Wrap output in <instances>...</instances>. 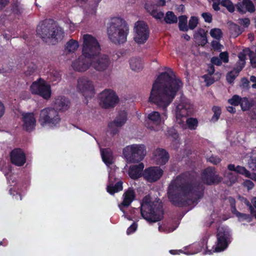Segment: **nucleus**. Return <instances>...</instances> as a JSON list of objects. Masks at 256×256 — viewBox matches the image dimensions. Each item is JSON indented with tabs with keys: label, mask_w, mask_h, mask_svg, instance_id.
<instances>
[{
	"label": "nucleus",
	"mask_w": 256,
	"mask_h": 256,
	"mask_svg": "<svg viewBox=\"0 0 256 256\" xmlns=\"http://www.w3.org/2000/svg\"><path fill=\"white\" fill-rule=\"evenodd\" d=\"M108 37L115 44H122L127 40L129 33V27L124 19L116 17L112 19L107 29Z\"/></svg>",
	"instance_id": "39448f33"
},
{
	"label": "nucleus",
	"mask_w": 256,
	"mask_h": 256,
	"mask_svg": "<svg viewBox=\"0 0 256 256\" xmlns=\"http://www.w3.org/2000/svg\"><path fill=\"white\" fill-rule=\"evenodd\" d=\"M127 116V112L125 110L120 112L114 120L108 123V127L110 128H112L114 126L121 127L126 122Z\"/></svg>",
	"instance_id": "393cba45"
},
{
	"label": "nucleus",
	"mask_w": 256,
	"mask_h": 256,
	"mask_svg": "<svg viewBox=\"0 0 256 256\" xmlns=\"http://www.w3.org/2000/svg\"><path fill=\"white\" fill-rule=\"evenodd\" d=\"M207 72L210 76L213 74L215 72L214 66L212 64H208Z\"/></svg>",
	"instance_id": "052dcab7"
},
{
	"label": "nucleus",
	"mask_w": 256,
	"mask_h": 256,
	"mask_svg": "<svg viewBox=\"0 0 256 256\" xmlns=\"http://www.w3.org/2000/svg\"><path fill=\"white\" fill-rule=\"evenodd\" d=\"M164 20L166 24H172L176 23L178 21V18L172 12L168 11L166 14Z\"/></svg>",
	"instance_id": "72a5a7b5"
},
{
	"label": "nucleus",
	"mask_w": 256,
	"mask_h": 256,
	"mask_svg": "<svg viewBox=\"0 0 256 256\" xmlns=\"http://www.w3.org/2000/svg\"><path fill=\"white\" fill-rule=\"evenodd\" d=\"M207 161L214 165H217L222 161V160L218 156L212 155L210 157L207 158Z\"/></svg>",
	"instance_id": "a18cd8bd"
},
{
	"label": "nucleus",
	"mask_w": 256,
	"mask_h": 256,
	"mask_svg": "<svg viewBox=\"0 0 256 256\" xmlns=\"http://www.w3.org/2000/svg\"><path fill=\"white\" fill-rule=\"evenodd\" d=\"M201 179L204 184L208 186L218 184L222 180V178L217 173L216 168L212 166L207 167L202 170Z\"/></svg>",
	"instance_id": "ddd939ff"
},
{
	"label": "nucleus",
	"mask_w": 256,
	"mask_h": 256,
	"mask_svg": "<svg viewBox=\"0 0 256 256\" xmlns=\"http://www.w3.org/2000/svg\"><path fill=\"white\" fill-rule=\"evenodd\" d=\"M36 32L42 38H52L56 40L62 39L64 33L62 28L58 26L52 19L42 21L41 25L37 27Z\"/></svg>",
	"instance_id": "423d86ee"
},
{
	"label": "nucleus",
	"mask_w": 256,
	"mask_h": 256,
	"mask_svg": "<svg viewBox=\"0 0 256 256\" xmlns=\"http://www.w3.org/2000/svg\"><path fill=\"white\" fill-rule=\"evenodd\" d=\"M36 65L34 63H31L28 66L27 70L25 72V74L26 76H31L36 72Z\"/></svg>",
	"instance_id": "37998d69"
},
{
	"label": "nucleus",
	"mask_w": 256,
	"mask_h": 256,
	"mask_svg": "<svg viewBox=\"0 0 256 256\" xmlns=\"http://www.w3.org/2000/svg\"><path fill=\"white\" fill-rule=\"evenodd\" d=\"M100 104L102 108H114L119 101L116 92L110 89H105L99 96Z\"/></svg>",
	"instance_id": "9b49d317"
},
{
	"label": "nucleus",
	"mask_w": 256,
	"mask_h": 256,
	"mask_svg": "<svg viewBox=\"0 0 256 256\" xmlns=\"http://www.w3.org/2000/svg\"><path fill=\"white\" fill-rule=\"evenodd\" d=\"M138 224L136 222H134L130 225L127 229L126 233L128 234H131L134 232L137 228Z\"/></svg>",
	"instance_id": "864d4df0"
},
{
	"label": "nucleus",
	"mask_w": 256,
	"mask_h": 256,
	"mask_svg": "<svg viewBox=\"0 0 256 256\" xmlns=\"http://www.w3.org/2000/svg\"><path fill=\"white\" fill-rule=\"evenodd\" d=\"M38 120L42 126L54 128L59 127L61 118L57 110L48 107L40 111Z\"/></svg>",
	"instance_id": "0eeeda50"
},
{
	"label": "nucleus",
	"mask_w": 256,
	"mask_h": 256,
	"mask_svg": "<svg viewBox=\"0 0 256 256\" xmlns=\"http://www.w3.org/2000/svg\"><path fill=\"white\" fill-rule=\"evenodd\" d=\"M182 82L166 72H161L154 82L149 102L166 110L182 86Z\"/></svg>",
	"instance_id": "f03ea898"
},
{
	"label": "nucleus",
	"mask_w": 256,
	"mask_h": 256,
	"mask_svg": "<svg viewBox=\"0 0 256 256\" xmlns=\"http://www.w3.org/2000/svg\"><path fill=\"white\" fill-rule=\"evenodd\" d=\"M148 118L150 120L155 124H158L160 122V116L158 112H152L148 114Z\"/></svg>",
	"instance_id": "f704fd0d"
},
{
	"label": "nucleus",
	"mask_w": 256,
	"mask_h": 256,
	"mask_svg": "<svg viewBox=\"0 0 256 256\" xmlns=\"http://www.w3.org/2000/svg\"><path fill=\"white\" fill-rule=\"evenodd\" d=\"M198 24V18L197 17L193 16L190 18L188 22V28L194 30Z\"/></svg>",
	"instance_id": "c03bdc74"
},
{
	"label": "nucleus",
	"mask_w": 256,
	"mask_h": 256,
	"mask_svg": "<svg viewBox=\"0 0 256 256\" xmlns=\"http://www.w3.org/2000/svg\"><path fill=\"white\" fill-rule=\"evenodd\" d=\"M197 34L201 37L206 36V32L203 28H200L198 30Z\"/></svg>",
	"instance_id": "338daca9"
},
{
	"label": "nucleus",
	"mask_w": 256,
	"mask_h": 256,
	"mask_svg": "<svg viewBox=\"0 0 256 256\" xmlns=\"http://www.w3.org/2000/svg\"><path fill=\"white\" fill-rule=\"evenodd\" d=\"M219 56L222 62V61L224 63H227L228 62L229 56L227 52H220V54Z\"/></svg>",
	"instance_id": "3c124183"
},
{
	"label": "nucleus",
	"mask_w": 256,
	"mask_h": 256,
	"mask_svg": "<svg viewBox=\"0 0 256 256\" xmlns=\"http://www.w3.org/2000/svg\"><path fill=\"white\" fill-rule=\"evenodd\" d=\"M236 173L242 174L246 178L250 177V172L246 168L240 166H237Z\"/></svg>",
	"instance_id": "ea45409f"
},
{
	"label": "nucleus",
	"mask_w": 256,
	"mask_h": 256,
	"mask_svg": "<svg viewBox=\"0 0 256 256\" xmlns=\"http://www.w3.org/2000/svg\"><path fill=\"white\" fill-rule=\"evenodd\" d=\"M77 88L86 98H92L95 94L92 82L86 77H82L78 79Z\"/></svg>",
	"instance_id": "2eb2a0df"
},
{
	"label": "nucleus",
	"mask_w": 256,
	"mask_h": 256,
	"mask_svg": "<svg viewBox=\"0 0 256 256\" xmlns=\"http://www.w3.org/2000/svg\"><path fill=\"white\" fill-rule=\"evenodd\" d=\"M212 110L214 113L212 119L215 121H216L220 118L222 111L220 107L218 106H214L212 108Z\"/></svg>",
	"instance_id": "79ce46f5"
},
{
	"label": "nucleus",
	"mask_w": 256,
	"mask_h": 256,
	"mask_svg": "<svg viewBox=\"0 0 256 256\" xmlns=\"http://www.w3.org/2000/svg\"><path fill=\"white\" fill-rule=\"evenodd\" d=\"M246 64V62L238 61L236 63V66L233 68V70L239 73L242 70Z\"/></svg>",
	"instance_id": "49530a36"
},
{
	"label": "nucleus",
	"mask_w": 256,
	"mask_h": 256,
	"mask_svg": "<svg viewBox=\"0 0 256 256\" xmlns=\"http://www.w3.org/2000/svg\"><path fill=\"white\" fill-rule=\"evenodd\" d=\"M70 106V101L68 98L64 96H58L55 98L54 107L57 110L64 112L68 109Z\"/></svg>",
	"instance_id": "b1692460"
},
{
	"label": "nucleus",
	"mask_w": 256,
	"mask_h": 256,
	"mask_svg": "<svg viewBox=\"0 0 256 256\" xmlns=\"http://www.w3.org/2000/svg\"><path fill=\"white\" fill-rule=\"evenodd\" d=\"M240 24L244 28H248L250 24V20L248 18H242L240 19Z\"/></svg>",
	"instance_id": "13d9d810"
},
{
	"label": "nucleus",
	"mask_w": 256,
	"mask_h": 256,
	"mask_svg": "<svg viewBox=\"0 0 256 256\" xmlns=\"http://www.w3.org/2000/svg\"><path fill=\"white\" fill-rule=\"evenodd\" d=\"M9 4V6L4 10L5 12L9 16L20 19L24 11V4L20 0H12Z\"/></svg>",
	"instance_id": "a211bd4d"
},
{
	"label": "nucleus",
	"mask_w": 256,
	"mask_h": 256,
	"mask_svg": "<svg viewBox=\"0 0 256 256\" xmlns=\"http://www.w3.org/2000/svg\"><path fill=\"white\" fill-rule=\"evenodd\" d=\"M175 104L176 105V122L179 124H181L184 122L182 118L188 116L189 113L191 112L192 105L188 100L184 98H181L180 102L178 104L176 102Z\"/></svg>",
	"instance_id": "f8f14e48"
},
{
	"label": "nucleus",
	"mask_w": 256,
	"mask_h": 256,
	"mask_svg": "<svg viewBox=\"0 0 256 256\" xmlns=\"http://www.w3.org/2000/svg\"><path fill=\"white\" fill-rule=\"evenodd\" d=\"M134 29V41L138 44H144L150 36V30L147 24L143 21H138L135 24Z\"/></svg>",
	"instance_id": "4468645a"
},
{
	"label": "nucleus",
	"mask_w": 256,
	"mask_h": 256,
	"mask_svg": "<svg viewBox=\"0 0 256 256\" xmlns=\"http://www.w3.org/2000/svg\"><path fill=\"white\" fill-rule=\"evenodd\" d=\"M204 189L200 180H196L189 172H185L171 182L168 188V197L174 206H186L202 198Z\"/></svg>",
	"instance_id": "f257e3e1"
},
{
	"label": "nucleus",
	"mask_w": 256,
	"mask_h": 256,
	"mask_svg": "<svg viewBox=\"0 0 256 256\" xmlns=\"http://www.w3.org/2000/svg\"><path fill=\"white\" fill-rule=\"evenodd\" d=\"M10 3V0H0V12L4 10Z\"/></svg>",
	"instance_id": "5fc2aeb1"
},
{
	"label": "nucleus",
	"mask_w": 256,
	"mask_h": 256,
	"mask_svg": "<svg viewBox=\"0 0 256 256\" xmlns=\"http://www.w3.org/2000/svg\"><path fill=\"white\" fill-rule=\"evenodd\" d=\"M150 14L157 20H160L164 17V14L162 12H158L156 10H152Z\"/></svg>",
	"instance_id": "8fccbe9b"
},
{
	"label": "nucleus",
	"mask_w": 256,
	"mask_h": 256,
	"mask_svg": "<svg viewBox=\"0 0 256 256\" xmlns=\"http://www.w3.org/2000/svg\"><path fill=\"white\" fill-rule=\"evenodd\" d=\"M202 16L206 22L210 23L212 22V14L209 12H203Z\"/></svg>",
	"instance_id": "603ef678"
},
{
	"label": "nucleus",
	"mask_w": 256,
	"mask_h": 256,
	"mask_svg": "<svg viewBox=\"0 0 256 256\" xmlns=\"http://www.w3.org/2000/svg\"><path fill=\"white\" fill-rule=\"evenodd\" d=\"M155 155L158 158V162L160 165L165 164L170 158L168 152L162 148H156L155 151Z\"/></svg>",
	"instance_id": "a878e982"
},
{
	"label": "nucleus",
	"mask_w": 256,
	"mask_h": 256,
	"mask_svg": "<svg viewBox=\"0 0 256 256\" xmlns=\"http://www.w3.org/2000/svg\"><path fill=\"white\" fill-rule=\"evenodd\" d=\"M30 90L32 94L38 95L46 100H48L52 95L50 86L42 78L32 84Z\"/></svg>",
	"instance_id": "9d476101"
},
{
	"label": "nucleus",
	"mask_w": 256,
	"mask_h": 256,
	"mask_svg": "<svg viewBox=\"0 0 256 256\" xmlns=\"http://www.w3.org/2000/svg\"><path fill=\"white\" fill-rule=\"evenodd\" d=\"M232 28L236 32L234 34L236 36H239L242 33V32H240V28L238 25L236 24H234Z\"/></svg>",
	"instance_id": "680f3d73"
},
{
	"label": "nucleus",
	"mask_w": 256,
	"mask_h": 256,
	"mask_svg": "<svg viewBox=\"0 0 256 256\" xmlns=\"http://www.w3.org/2000/svg\"><path fill=\"white\" fill-rule=\"evenodd\" d=\"M254 104V100H250L248 98L243 97L242 98L240 106L243 112H246L249 110Z\"/></svg>",
	"instance_id": "7c9ffc66"
},
{
	"label": "nucleus",
	"mask_w": 256,
	"mask_h": 256,
	"mask_svg": "<svg viewBox=\"0 0 256 256\" xmlns=\"http://www.w3.org/2000/svg\"><path fill=\"white\" fill-rule=\"evenodd\" d=\"M210 62L213 65H216L217 66H220L222 64V62L220 60V58H218L217 56H213L211 58Z\"/></svg>",
	"instance_id": "6e6d98bb"
},
{
	"label": "nucleus",
	"mask_w": 256,
	"mask_h": 256,
	"mask_svg": "<svg viewBox=\"0 0 256 256\" xmlns=\"http://www.w3.org/2000/svg\"><path fill=\"white\" fill-rule=\"evenodd\" d=\"M101 155L103 162L107 166H110L113 163V156L110 150L104 148L101 150Z\"/></svg>",
	"instance_id": "cd10ccee"
},
{
	"label": "nucleus",
	"mask_w": 256,
	"mask_h": 256,
	"mask_svg": "<svg viewBox=\"0 0 256 256\" xmlns=\"http://www.w3.org/2000/svg\"><path fill=\"white\" fill-rule=\"evenodd\" d=\"M82 56H80L72 64L76 71L84 72L90 66V59L96 56L100 51V46L98 40L89 34L83 36Z\"/></svg>",
	"instance_id": "7ed1b4c3"
},
{
	"label": "nucleus",
	"mask_w": 256,
	"mask_h": 256,
	"mask_svg": "<svg viewBox=\"0 0 256 256\" xmlns=\"http://www.w3.org/2000/svg\"><path fill=\"white\" fill-rule=\"evenodd\" d=\"M11 162L18 166H22L26 162V156L24 151L20 148H16L10 152Z\"/></svg>",
	"instance_id": "6ab92c4d"
},
{
	"label": "nucleus",
	"mask_w": 256,
	"mask_h": 256,
	"mask_svg": "<svg viewBox=\"0 0 256 256\" xmlns=\"http://www.w3.org/2000/svg\"><path fill=\"white\" fill-rule=\"evenodd\" d=\"M23 128L26 131H31L34 129L36 120L32 112L26 113L22 116Z\"/></svg>",
	"instance_id": "4be33fe9"
},
{
	"label": "nucleus",
	"mask_w": 256,
	"mask_h": 256,
	"mask_svg": "<svg viewBox=\"0 0 256 256\" xmlns=\"http://www.w3.org/2000/svg\"><path fill=\"white\" fill-rule=\"evenodd\" d=\"M178 28L179 30L182 32H187L188 28L187 24L188 18L185 15L180 16L178 17Z\"/></svg>",
	"instance_id": "2f4dec72"
},
{
	"label": "nucleus",
	"mask_w": 256,
	"mask_h": 256,
	"mask_svg": "<svg viewBox=\"0 0 256 256\" xmlns=\"http://www.w3.org/2000/svg\"><path fill=\"white\" fill-rule=\"evenodd\" d=\"M136 192L133 188H129L122 194V202L118 204L121 211L124 213V208L128 207L136 198Z\"/></svg>",
	"instance_id": "aec40b11"
},
{
	"label": "nucleus",
	"mask_w": 256,
	"mask_h": 256,
	"mask_svg": "<svg viewBox=\"0 0 256 256\" xmlns=\"http://www.w3.org/2000/svg\"><path fill=\"white\" fill-rule=\"evenodd\" d=\"M164 171L157 166H150L144 169L142 172L144 180L149 182H154L159 180L163 175Z\"/></svg>",
	"instance_id": "f3484780"
},
{
	"label": "nucleus",
	"mask_w": 256,
	"mask_h": 256,
	"mask_svg": "<svg viewBox=\"0 0 256 256\" xmlns=\"http://www.w3.org/2000/svg\"><path fill=\"white\" fill-rule=\"evenodd\" d=\"M130 65L134 71H139L143 68V64L140 58H132L130 60Z\"/></svg>",
	"instance_id": "c756f323"
},
{
	"label": "nucleus",
	"mask_w": 256,
	"mask_h": 256,
	"mask_svg": "<svg viewBox=\"0 0 256 256\" xmlns=\"http://www.w3.org/2000/svg\"><path fill=\"white\" fill-rule=\"evenodd\" d=\"M123 182L120 180L117 182L114 185L110 180V184L107 186L106 191L110 194L112 195L115 193L122 191L123 189Z\"/></svg>",
	"instance_id": "bb28decb"
},
{
	"label": "nucleus",
	"mask_w": 256,
	"mask_h": 256,
	"mask_svg": "<svg viewBox=\"0 0 256 256\" xmlns=\"http://www.w3.org/2000/svg\"><path fill=\"white\" fill-rule=\"evenodd\" d=\"M144 164L142 162L138 164L130 166L129 168L128 174L132 180H137L142 177V174L144 171Z\"/></svg>",
	"instance_id": "5701e85b"
},
{
	"label": "nucleus",
	"mask_w": 256,
	"mask_h": 256,
	"mask_svg": "<svg viewBox=\"0 0 256 256\" xmlns=\"http://www.w3.org/2000/svg\"><path fill=\"white\" fill-rule=\"evenodd\" d=\"M248 164L250 168L253 170H256V156H252L250 157Z\"/></svg>",
	"instance_id": "09e8293b"
},
{
	"label": "nucleus",
	"mask_w": 256,
	"mask_h": 256,
	"mask_svg": "<svg viewBox=\"0 0 256 256\" xmlns=\"http://www.w3.org/2000/svg\"><path fill=\"white\" fill-rule=\"evenodd\" d=\"M188 128L190 130H195L198 126V120L196 118H190L186 120Z\"/></svg>",
	"instance_id": "e433bc0d"
},
{
	"label": "nucleus",
	"mask_w": 256,
	"mask_h": 256,
	"mask_svg": "<svg viewBox=\"0 0 256 256\" xmlns=\"http://www.w3.org/2000/svg\"><path fill=\"white\" fill-rule=\"evenodd\" d=\"M241 82H242V86L244 88H250V86H249V81L248 80L247 78H242V79H241Z\"/></svg>",
	"instance_id": "bf43d9fd"
},
{
	"label": "nucleus",
	"mask_w": 256,
	"mask_h": 256,
	"mask_svg": "<svg viewBox=\"0 0 256 256\" xmlns=\"http://www.w3.org/2000/svg\"><path fill=\"white\" fill-rule=\"evenodd\" d=\"M237 11L241 14H245L246 12L253 13L256 10L255 6L251 0H242L236 5Z\"/></svg>",
	"instance_id": "412c9836"
},
{
	"label": "nucleus",
	"mask_w": 256,
	"mask_h": 256,
	"mask_svg": "<svg viewBox=\"0 0 256 256\" xmlns=\"http://www.w3.org/2000/svg\"><path fill=\"white\" fill-rule=\"evenodd\" d=\"M142 217L149 223L161 220L164 218V211L162 202H152L150 198H143L140 206Z\"/></svg>",
	"instance_id": "20e7f679"
},
{
	"label": "nucleus",
	"mask_w": 256,
	"mask_h": 256,
	"mask_svg": "<svg viewBox=\"0 0 256 256\" xmlns=\"http://www.w3.org/2000/svg\"><path fill=\"white\" fill-rule=\"evenodd\" d=\"M146 154V146L143 144H133L128 146L123 150V154L130 163L138 162Z\"/></svg>",
	"instance_id": "6e6552de"
},
{
	"label": "nucleus",
	"mask_w": 256,
	"mask_h": 256,
	"mask_svg": "<svg viewBox=\"0 0 256 256\" xmlns=\"http://www.w3.org/2000/svg\"><path fill=\"white\" fill-rule=\"evenodd\" d=\"M238 218H242V220H246L248 219L250 216L248 214H244V213H238V216H237Z\"/></svg>",
	"instance_id": "e2e57ef3"
},
{
	"label": "nucleus",
	"mask_w": 256,
	"mask_h": 256,
	"mask_svg": "<svg viewBox=\"0 0 256 256\" xmlns=\"http://www.w3.org/2000/svg\"><path fill=\"white\" fill-rule=\"evenodd\" d=\"M243 185L244 186L246 187L248 190H251L254 187V182L249 180H245L243 182Z\"/></svg>",
	"instance_id": "4d7b16f0"
},
{
	"label": "nucleus",
	"mask_w": 256,
	"mask_h": 256,
	"mask_svg": "<svg viewBox=\"0 0 256 256\" xmlns=\"http://www.w3.org/2000/svg\"><path fill=\"white\" fill-rule=\"evenodd\" d=\"M210 34L212 37L217 40H220L222 37V33L220 29L218 28H212L210 31Z\"/></svg>",
	"instance_id": "58836bf2"
},
{
	"label": "nucleus",
	"mask_w": 256,
	"mask_h": 256,
	"mask_svg": "<svg viewBox=\"0 0 256 256\" xmlns=\"http://www.w3.org/2000/svg\"><path fill=\"white\" fill-rule=\"evenodd\" d=\"M238 58H239L238 61L242 62H246L245 60L246 58V54L243 52H240L238 54Z\"/></svg>",
	"instance_id": "0e129e2a"
},
{
	"label": "nucleus",
	"mask_w": 256,
	"mask_h": 256,
	"mask_svg": "<svg viewBox=\"0 0 256 256\" xmlns=\"http://www.w3.org/2000/svg\"><path fill=\"white\" fill-rule=\"evenodd\" d=\"M224 176L228 180L227 184L230 185L234 184L238 180L237 176L232 172L226 171Z\"/></svg>",
	"instance_id": "473e14b6"
},
{
	"label": "nucleus",
	"mask_w": 256,
	"mask_h": 256,
	"mask_svg": "<svg viewBox=\"0 0 256 256\" xmlns=\"http://www.w3.org/2000/svg\"><path fill=\"white\" fill-rule=\"evenodd\" d=\"M200 43L202 46H205L208 43L207 36L201 37Z\"/></svg>",
	"instance_id": "69168bd1"
},
{
	"label": "nucleus",
	"mask_w": 256,
	"mask_h": 256,
	"mask_svg": "<svg viewBox=\"0 0 256 256\" xmlns=\"http://www.w3.org/2000/svg\"><path fill=\"white\" fill-rule=\"evenodd\" d=\"M242 98L237 94L234 95L232 98L228 100V102L232 106H238L240 105Z\"/></svg>",
	"instance_id": "4c0bfd02"
},
{
	"label": "nucleus",
	"mask_w": 256,
	"mask_h": 256,
	"mask_svg": "<svg viewBox=\"0 0 256 256\" xmlns=\"http://www.w3.org/2000/svg\"><path fill=\"white\" fill-rule=\"evenodd\" d=\"M221 6L226 8L231 13L234 12L235 10V6L231 0H222Z\"/></svg>",
	"instance_id": "c9c22d12"
},
{
	"label": "nucleus",
	"mask_w": 256,
	"mask_h": 256,
	"mask_svg": "<svg viewBox=\"0 0 256 256\" xmlns=\"http://www.w3.org/2000/svg\"><path fill=\"white\" fill-rule=\"evenodd\" d=\"M250 81L254 84L252 85L253 88H256V77L254 76H252L250 77Z\"/></svg>",
	"instance_id": "774afa93"
},
{
	"label": "nucleus",
	"mask_w": 256,
	"mask_h": 256,
	"mask_svg": "<svg viewBox=\"0 0 256 256\" xmlns=\"http://www.w3.org/2000/svg\"><path fill=\"white\" fill-rule=\"evenodd\" d=\"M90 66L98 72H102L109 67L110 60L108 55L101 54L98 56H94L90 59Z\"/></svg>",
	"instance_id": "dca6fc26"
},
{
	"label": "nucleus",
	"mask_w": 256,
	"mask_h": 256,
	"mask_svg": "<svg viewBox=\"0 0 256 256\" xmlns=\"http://www.w3.org/2000/svg\"><path fill=\"white\" fill-rule=\"evenodd\" d=\"M78 46L79 44L77 40L70 39L65 44V52L66 53L74 52Z\"/></svg>",
	"instance_id": "c85d7f7f"
},
{
	"label": "nucleus",
	"mask_w": 256,
	"mask_h": 256,
	"mask_svg": "<svg viewBox=\"0 0 256 256\" xmlns=\"http://www.w3.org/2000/svg\"><path fill=\"white\" fill-rule=\"evenodd\" d=\"M238 74L236 73V72L232 70L230 72H228L226 76V78L228 82L230 84H232L234 82L236 78L238 76Z\"/></svg>",
	"instance_id": "a19ab883"
},
{
	"label": "nucleus",
	"mask_w": 256,
	"mask_h": 256,
	"mask_svg": "<svg viewBox=\"0 0 256 256\" xmlns=\"http://www.w3.org/2000/svg\"><path fill=\"white\" fill-rule=\"evenodd\" d=\"M217 241L214 252H220L226 249L232 241V234L230 230L224 226L217 229Z\"/></svg>",
	"instance_id": "1a4fd4ad"
},
{
	"label": "nucleus",
	"mask_w": 256,
	"mask_h": 256,
	"mask_svg": "<svg viewBox=\"0 0 256 256\" xmlns=\"http://www.w3.org/2000/svg\"><path fill=\"white\" fill-rule=\"evenodd\" d=\"M211 46L212 49L216 52H220L222 48H223L222 45L218 40H212L211 43Z\"/></svg>",
	"instance_id": "de8ad7c7"
}]
</instances>
